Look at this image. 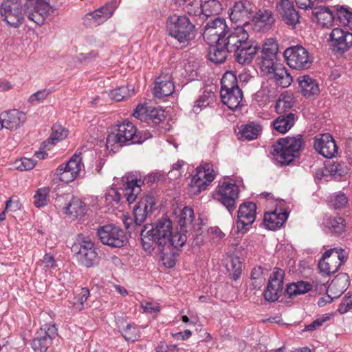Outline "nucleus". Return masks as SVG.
Segmentation results:
<instances>
[{
	"label": "nucleus",
	"instance_id": "a878e982",
	"mask_svg": "<svg viewBox=\"0 0 352 352\" xmlns=\"http://www.w3.org/2000/svg\"><path fill=\"white\" fill-rule=\"evenodd\" d=\"M281 19L289 26L295 28L300 23V16L294 3L290 0H280L276 5Z\"/></svg>",
	"mask_w": 352,
	"mask_h": 352
},
{
	"label": "nucleus",
	"instance_id": "79ce46f5",
	"mask_svg": "<svg viewBox=\"0 0 352 352\" xmlns=\"http://www.w3.org/2000/svg\"><path fill=\"white\" fill-rule=\"evenodd\" d=\"M141 181L131 180L128 181L124 185V195L127 202L131 204L138 198V195L142 191L141 186L139 183Z\"/></svg>",
	"mask_w": 352,
	"mask_h": 352
},
{
	"label": "nucleus",
	"instance_id": "0e129e2a",
	"mask_svg": "<svg viewBox=\"0 0 352 352\" xmlns=\"http://www.w3.org/2000/svg\"><path fill=\"white\" fill-rule=\"evenodd\" d=\"M155 352H177L176 345H168L164 341L160 342L155 349Z\"/></svg>",
	"mask_w": 352,
	"mask_h": 352
},
{
	"label": "nucleus",
	"instance_id": "a18cd8bd",
	"mask_svg": "<svg viewBox=\"0 0 352 352\" xmlns=\"http://www.w3.org/2000/svg\"><path fill=\"white\" fill-rule=\"evenodd\" d=\"M335 10L337 19L340 23L351 28L352 26V10L349 8L338 6L335 7Z\"/></svg>",
	"mask_w": 352,
	"mask_h": 352
},
{
	"label": "nucleus",
	"instance_id": "13d9d810",
	"mask_svg": "<svg viewBox=\"0 0 352 352\" xmlns=\"http://www.w3.org/2000/svg\"><path fill=\"white\" fill-rule=\"evenodd\" d=\"M262 274V268L261 267H255L252 270L251 278L254 280L252 283L254 288H260L263 284L265 278Z\"/></svg>",
	"mask_w": 352,
	"mask_h": 352
},
{
	"label": "nucleus",
	"instance_id": "338daca9",
	"mask_svg": "<svg viewBox=\"0 0 352 352\" xmlns=\"http://www.w3.org/2000/svg\"><path fill=\"white\" fill-rule=\"evenodd\" d=\"M296 3L299 8L303 10L312 9L314 5L312 0H296Z\"/></svg>",
	"mask_w": 352,
	"mask_h": 352
},
{
	"label": "nucleus",
	"instance_id": "6e6552de",
	"mask_svg": "<svg viewBox=\"0 0 352 352\" xmlns=\"http://www.w3.org/2000/svg\"><path fill=\"white\" fill-rule=\"evenodd\" d=\"M72 252L76 255L78 263L86 267L95 265L97 252L94 243L82 234H78L76 241L71 248Z\"/></svg>",
	"mask_w": 352,
	"mask_h": 352
},
{
	"label": "nucleus",
	"instance_id": "1a4fd4ad",
	"mask_svg": "<svg viewBox=\"0 0 352 352\" xmlns=\"http://www.w3.org/2000/svg\"><path fill=\"white\" fill-rule=\"evenodd\" d=\"M215 173L213 165L208 162H202L196 168V173L192 176L189 184V192L192 195H198L206 189L214 180Z\"/></svg>",
	"mask_w": 352,
	"mask_h": 352
},
{
	"label": "nucleus",
	"instance_id": "de8ad7c7",
	"mask_svg": "<svg viewBox=\"0 0 352 352\" xmlns=\"http://www.w3.org/2000/svg\"><path fill=\"white\" fill-rule=\"evenodd\" d=\"M293 105L294 101L290 96L281 94L276 102L275 109L278 114H285Z\"/></svg>",
	"mask_w": 352,
	"mask_h": 352
},
{
	"label": "nucleus",
	"instance_id": "7ed1b4c3",
	"mask_svg": "<svg viewBox=\"0 0 352 352\" xmlns=\"http://www.w3.org/2000/svg\"><path fill=\"white\" fill-rule=\"evenodd\" d=\"M221 43L230 53H234L235 60L241 65H248L258 52L255 42L250 39L248 30L241 25L228 28Z\"/></svg>",
	"mask_w": 352,
	"mask_h": 352
},
{
	"label": "nucleus",
	"instance_id": "ea45409f",
	"mask_svg": "<svg viewBox=\"0 0 352 352\" xmlns=\"http://www.w3.org/2000/svg\"><path fill=\"white\" fill-rule=\"evenodd\" d=\"M65 214L72 218H78L85 214L86 212L85 204L78 197H73L64 208Z\"/></svg>",
	"mask_w": 352,
	"mask_h": 352
},
{
	"label": "nucleus",
	"instance_id": "cd10ccee",
	"mask_svg": "<svg viewBox=\"0 0 352 352\" xmlns=\"http://www.w3.org/2000/svg\"><path fill=\"white\" fill-rule=\"evenodd\" d=\"M4 128L10 131L19 128L26 120V116L23 112L17 109H12L1 114Z\"/></svg>",
	"mask_w": 352,
	"mask_h": 352
},
{
	"label": "nucleus",
	"instance_id": "5701e85b",
	"mask_svg": "<svg viewBox=\"0 0 352 352\" xmlns=\"http://www.w3.org/2000/svg\"><path fill=\"white\" fill-rule=\"evenodd\" d=\"M221 10V5L217 0H208L204 3L201 0H194L187 6V12L191 15L203 14L206 17L218 14Z\"/></svg>",
	"mask_w": 352,
	"mask_h": 352
},
{
	"label": "nucleus",
	"instance_id": "c03bdc74",
	"mask_svg": "<svg viewBox=\"0 0 352 352\" xmlns=\"http://www.w3.org/2000/svg\"><path fill=\"white\" fill-rule=\"evenodd\" d=\"M276 61L277 54L261 53L258 65L262 72L265 73L278 64Z\"/></svg>",
	"mask_w": 352,
	"mask_h": 352
},
{
	"label": "nucleus",
	"instance_id": "20e7f679",
	"mask_svg": "<svg viewBox=\"0 0 352 352\" xmlns=\"http://www.w3.org/2000/svg\"><path fill=\"white\" fill-rule=\"evenodd\" d=\"M116 132L108 135L106 141L107 149L116 153L124 144H142L152 137L148 131H138L133 123L124 121L118 124Z\"/></svg>",
	"mask_w": 352,
	"mask_h": 352
},
{
	"label": "nucleus",
	"instance_id": "8fccbe9b",
	"mask_svg": "<svg viewBox=\"0 0 352 352\" xmlns=\"http://www.w3.org/2000/svg\"><path fill=\"white\" fill-rule=\"evenodd\" d=\"M50 188L44 187L38 188L34 196V204L37 208H41L48 204L50 202Z\"/></svg>",
	"mask_w": 352,
	"mask_h": 352
},
{
	"label": "nucleus",
	"instance_id": "49530a36",
	"mask_svg": "<svg viewBox=\"0 0 352 352\" xmlns=\"http://www.w3.org/2000/svg\"><path fill=\"white\" fill-rule=\"evenodd\" d=\"M326 170L335 178L342 177L348 173V168L344 163L338 161L327 164Z\"/></svg>",
	"mask_w": 352,
	"mask_h": 352
},
{
	"label": "nucleus",
	"instance_id": "2eb2a0df",
	"mask_svg": "<svg viewBox=\"0 0 352 352\" xmlns=\"http://www.w3.org/2000/svg\"><path fill=\"white\" fill-rule=\"evenodd\" d=\"M239 189L235 184L223 182L216 190V199L232 213L236 209Z\"/></svg>",
	"mask_w": 352,
	"mask_h": 352
},
{
	"label": "nucleus",
	"instance_id": "7c9ffc66",
	"mask_svg": "<svg viewBox=\"0 0 352 352\" xmlns=\"http://www.w3.org/2000/svg\"><path fill=\"white\" fill-rule=\"evenodd\" d=\"M288 216L289 213L286 210L278 212L276 210L271 212H265L263 218L264 224L268 229L275 230L283 226Z\"/></svg>",
	"mask_w": 352,
	"mask_h": 352
},
{
	"label": "nucleus",
	"instance_id": "f3484780",
	"mask_svg": "<svg viewBox=\"0 0 352 352\" xmlns=\"http://www.w3.org/2000/svg\"><path fill=\"white\" fill-rule=\"evenodd\" d=\"M285 272L280 268L274 267L264 291V298L270 302L276 301L283 288Z\"/></svg>",
	"mask_w": 352,
	"mask_h": 352
},
{
	"label": "nucleus",
	"instance_id": "4be33fe9",
	"mask_svg": "<svg viewBox=\"0 0 352 352\" xmlns=\"http://www.w3.org/2000/svg\"><path fill=\"white\" fill-rule=\"evenodd\" d=\"M155 206V199L151 195H145L140 198L135 206L133 214L135 227H140L145 221L146 217L151 215Z\"/></svg>",
	"mask_w": 352,
	"mask_h": 352
},
{
	"label": "nucleus",
	"instance_id": "ddd939ff",
	"mask_svg": "<svg viewBox=\"0 0 352 352\" xmlns=\"http://www.w3.org/2000/svg\"><path fill=\"white\" fill-rule=\"evenodd\" d=\"M118 5L116 0H112L104 6L88 12L82 19L83 25L86 27H96L103 23L111 17Z\"/></svg>",
	"mask_w": 352,
	"mask_h": 352
},
{
	"label": "nucleus",
	"instance_id": "dca6fc26",
	"mask_svg": "<svg viewBox=\"0 0 352 352\" xmlns=\"http://www.w3.org/2000/svg\"><path fill=\"white\" fill-rule=\"evenodd\" d=\"M228 28L224 19L216 18L206 24L203 38L208 45L218 43L221 42Z\"/></svg>",
	"mask_w": 352,
	"mask_h": 352
},
{
	"label": "nucleus",
	"instance_id": "473e14b6",
	"mask_svg": "<svg viewBox=\"0 0 352 352\" xmlns=\"http://www.w3.org/2000/svg\"><path fill=\"white\" fill-rule=\"evenodd\" d=\"M252 19L263 31L270 30L275 21L272 11L269 10H259L255 14H253Z\"/></svg>",
	"mask_w": 352,
	"mask_h": 352
},
{
	"label": "nucleus",
	"instance_id": "412c9836",
	"mask_svg": "<svg viewBox=\"0 0 352 352\" xmlns=\"http://www.w3.org/2000/svg\"><path fill=\"white\" fill-rule=\"evenodd\" d=\"M256 216V206L253 202L242 204L238 210L236 228L237 232L244 234L254 222Z\"/></svg>",
	"mask_w": 352,
	"mask_h": 352
},
{
	"label": "nucleus",
	"instance_id": "bb28decb",
	"mask_svg": "<svg viewBox=\"0 0 352 352\" xmlns=\"http://www.w3.org/2000/svg\"><path fill=\"white\" fill-rule=\"evenodd\" d=\"M269 79L273 80L278 86L283 88L288 87L292 82L293 78L288 70L282 64H278L270 69V72L264 73Z\"/></svg>",
	"mask_w": 352,
	"mask_h": 352
},
{
	"label": "nucleus",
	"instance_id": "5fc2aeb1",
	"mask_svg": "<svg viewBox=\"0 0 352 352\" xmlns=\"http://www.w3.org/2000/svg\"><path fill=\"white\" fill-rule=\"evenodd\" d=\"M50 93L51 91L47 89L38 90L29 97L28 102L32 104L43 102Z\"/></svg>",
	"mask_w": 352,
	"mask_h": 352
},
{
	"label": "nucleus",
	"instance_id": "39448f33",
	"mask_svg": "<svg viewBox=\"0 0 352 352\" xmlns=\"http://www.w3.org/2000/svg\"><path fill=\"white\" fill-rule=\"evenodd\" d=\"M166 32L183 48L195 38L196 28L187 16L173 14L166 19Z\"/></svg>",
	"mask_w": 352,
	"mask_h": 352
},
{
	"label": "nucleus",
	"instance_id": "9d476101",
	"mask_svg": "<svg viewBox=\"0 0 352 352\" xmlns=\"http://www.w3.org/2000/svg\"><path fill=\"white\" fill-rule=\"evenodd\" d=\"M347 260L345 250L341 248H334L327 250L318 263L320 272L330 275L338 271L340 267Z\"/></svg>",
	"mask_w": 352,
	"mask_h": 352
},
{
	"label": "nucleus",
	"instance_id": "e2e57ef3",
	"mask_svg": "<svg viewBox=\"0 0 352 352\" xmlns=\"http://www.w3.org/2000/svg\"><path fill=\"white\" fill-rule=\"evenodd\" d=\"M19 162H21V164L17 166V168L21 170H31L36 165L35 160L30 158L23 157L21 158Z\"/></svg>",
	"mask_w": 352,
	"mask_h": 352
},
{
	"label": "nucleus",
	"instance_id": "864d4df0",
	"mask_svg": "<svg viewBox=\"0 0 352 352\" xmlns=\"http://www.w3.org/2000/svg\"><path fill=\"white\" fill-rule=\"evenodd\" d=\"M127 91L128 88L126 87H120L118 89L111 90L109 93V96L113 100L118 102L121 101L129 97Z\"/></svg>",
	"mask_w": 352,
	"mask_h": 352
},
{
	"label": "nucleus",
	"instance_id": "393cba45",
	"mask_svg": "<svg viewBox=\"0 0 352 352\" xmlns=\"http://www.w3.org/2000/svg\"><path fill=\"white\" fill-rule=\"evenodd\" d=\"M316 151L326 158H332L338 153V147L333 136L329 133L320 135L314 139Z\"/></svg>",
	"mask_w": 352,
	"mask_h": 352
},
{
	"label": "nucleus",
	"instance_id": "37998d69",
	"mask_svg": "<svg viewBox=\"0 0 352 352\" xmlns=\"http://www.w3.org/2000/svg\"><path fill=\"white\" fill-rule=\"evenodd\" d=\"M161 252V259L165 267H173L176 263V257L179 255V248L170 247L167 248H159Z\"/></svg>",
	"mask_w": 352,
	"mask_h": 352
},
{
	"label": "nucleus",
	"instance_id": "bf43d9fd",
	"mask_svg": "<svg viewBox=\"0 0 352 352\" xmlns=\"http://www.w3.org/2000/svg\"><path fill=\"white\" fill-rule=\"evenodd\" d=\"M348 202V199L344 193L339 192L331 199V206L336 208L339 209L344 207Z\"/></svg>",
	"mask_w": 352,
	"mask_h": 352
},
{
	"label": "nucleus",
	"instance_id": "a19ab883",
	"mask_svg": "<svg viewBox=\"0 0 352 352\" xmlns=\"http://www.w3.org/2000/svg\"><path fill=\"white\" fill-rule=\"evenodd\" d=\"M312 289V285L307 281H298L287 285L285 292L290 297L305 294Z\"/></svg>",
	"mask_w": 352,
	"mask_h": 352
},
{
	"label": "nucleus",
	"instance_id": "e433bc0d",
	"mask_svg": "<svg viewBox=\"0 0 352 352\" xmlns=\"http://www.w3.org/2000/svg\"><path fill=\"white\" fill-rule=\"evenodd\" d=\"M175 85L170 77L162 80L161 77L158 78L154 87V95L155 97L162 98L173 94Z\"/></svg>",
	"mask_w": 352,
	"mask_h": 352
},
{
	"label": "nucleus",
	"instance_id": "72a5a7b5",
	"mask_svg": "<svg viewBox=\"0 0 352 352\" xmlns=\"http://www.w3.org/2000/svg\"><path fill=\"white\" fill-rule=\"evenodd\" d=\"M296 118V115L293 113L279 114L277 118L273 121L272 124L276 131L285 133L294 126Z\"/></svg>",
	"mask_w": 352,
	"mask_h": 352
},
{
	"label": "nucleus",
	"instance_id": "6e6d98bb",
	"mask_svg": "<svg viewBox=\"0 0 352 352\" xmlns=\"http://www.w3.org/2000/svg\"><path fill=\"white\" fill-rule=\"evenodd\" d=\"M278 51V44L273 38H269L265 40L263 45L261 53L277 54Z\"/></svg>",
	"mask_w": 352,
	"mask_h": 352
},
{
	"label": "nucleus",
	"instance_id": "774afa93",
	"mask_svg": "<svg viewBox=\"0 0 352 352\" xmlns=\"http://www.w3.org/2000/svg\"><path fill=\"white\" fill-rule=\"evenodd\" d=\"M345 154L349 163L352 165V140H348L346 143Z\"/></svg>",
	"mask_w": 352,
	"mask_h": 352
},
{
	"label": "nucleus",
	"instance_id": "f257e3e1",
	"mask_svg": "<svg viewBox=\"0 0 352 352\" xmlns=\"http://www.w3.org/2000/svg\"><path fill=\"white\" fill-rule=\"evenodd\" d=\"M53 11L48 0H27L25 5L21 0H3L0 6L2 20L14 28L23 23L25 15L37 25H41Z\"/></svg>",
	"mask_w": 352,
	"mask_h": 352
},
{
	"label": "nucleus",
	"instance_id": "c9c22d12",
	"mask_svg": "<svg viewBox=\"0 0 352 352\" xmlns=\"http://www.w3.org/2000/svg\"><path fill=\"white\" fill-rule=\"evenodd\" d=\"M322 224L328 231L336 236H340L345 232L344 220L340 217H327L324 218Z\"/></svg>",
	"mask_w": 352,
	"mask_h": 352
},
{
	"label": "nucleus",
	"instance_id": "3c124183",
	"mask_svg": "<svg viewBox=\"0 0 352 352\" xmlns=\"http://www.w3.org/2000/svg\"><path fill=\"white\" fill-rule=\"evenodd\" d=\"M120 332L124 340L128 342H135L140 336L138 330L131 324H128Z\"/></svg>",
	"mask_w": 352,
	"mask_h": 352
},
{
	"label": "nucleus",
	"instance_id": "f704fd0d",
	"mask_svg": "<svg viewBox=\"0 0 352 352\" xmlns=\"http://www.w3.org/2000/svg\"><path fill=\"white\" fill-rule=\"evenodd\" d=\"M208 58L215 64L224 63L228 57V48L224 47L221 42L209 45Z\"/></svg>",
	"mask_w": 352,
	"mask_h": 352
},
{
	"label": "nucleus",
	"instance_id": "58836bf2",
	"mask_svg": "<svg viewBox=\"0 0 352 352\" xmlns=\"http://www.w3.org/2000/svg\"><path fill=\"white\" fill-rule=\"evenodd\" d=\"M262 131V126L260 124L250 122L245 125L239 132V139L241 140H253L259 136Z\"/></svg>",
	"mask_w": 352,
	"mask_h": 352
},
{
	"label": "nucleus",
	"instance_id": "aec40b11",
	"mask_svg": "<svg viewBox=\"0 0 352 352\" xmlns=\"http://www.w3.org/2000/svg\"><path fill=\"white\" fill-rule=\"evenodd\" d=\"M57 336V328L54 324H45L36 333V337L32 342L34 352H46L52 340Z\"/></svg>",
	"mask_w": 352,
	"mask_h": 352
},
{
	"label": "nucleus",
	"instance_id": "f8f14e48",
	"mask_svg": "<svg viewBox=\"0 0 352 352\" xmlns=\"http://www.w3.org/2000/svg\"><path fill=\"white\" fill-rule=\"evenodd\" d=\"M97 236L104 245L120 248L127 243L124 231L118 226L107 224L97 228Z\"/></svg>",
	"mask_w": 352,
	"mask_h": 352
},
{
	"label": "nucleus",
	"instance_id": "c85d7f7f",
	"mask_svg": "<svg viewBox=\"0 0 352 352\" xmlns=\"http://www.w3.org/2000/svg\"><path fill=\"white\" fill-rule=\"evenodd\" d=\"M300 92L305 98H311L320 94L318 82L308 75L300 76L298 78Z\"/></svg>",
	"mask_w": 352,
	"mask_h": 352
},
{
	"label": "nucleus",
	"instance_id": "69168bd1",
	"mask_svg": "<svg viewBox=\"0 0 352 352\" xmlns=\"http://www.w3.org/2000/svg\"><path fill=\"white\" fill-rule=\"evenodd\" d=\"M161 174L158 173H152L151 174H148L146 177H145L142 183L144 184V182H146L147 184H153L159 182L161 179Z\"/></svg>",
	"mask_w": 352,
	"mask_h": 352
},
{
	"label": "nucleus",
	"instance_id": "a211bd4d",
	"mask_svg": "<svg viewBox=\"0 0 352 352\" xmlns=\"http://www.w3.org/2000/svg\"><path fill=\"white\" fill-rule=\"evenodd\" d=\"M254 8V6L248 1L236 2L230 9V19L235 23H243L241 26L247 29L250 26L249 20L253 16Z\"/></svg>",
	"mask_w": 352,
	"mask_h": 352
},
{
	"label": "nucleus",
	"instance_id": "2f4dec72",
	"mask_svg": "<svg viewBox=\"0 0 352 352\" xmlns=\"http://www.w3.org/2000/svg\"><path fill=\"white\" fill-rule=\"evenodd\" d=\"M349 285V276L346 273L338 274L329 284L327 292L335 295V297L340 296L346 290Z\"/></svg>",
	"mask_w": 352,
	"mask_h": 352
},
{
	"label": "nucleus",
	"instance_id": "f03ea898",
	"mask_svg": "<svg viewBox=\"0 0 352 352\" xmlns=\"http://www.w3.org/2000/svg\"><path fill=\"white\" fill-rule=\"evenodd\" d=\"M140 234L144 250L149 253L153 251L155 245L164 249L181 248L187 241L184 233L173 230V223L167 217L160 218L154 224L144 225L140 228Z\"/></svg>",
	"mask_w": 352,
	"mask_h": 352
},
{
	"label": "nucleus",
	"instance_id": "423d86ee",
	"mask_svg": "<svg viewBox=\"0 0 352 352\" xmlns=\"http://www.w3.org/2000/svg\"><path fill=\"white\" fill-rule=\"evenodd\" d=\"M304 146L301 135L278 139L272 146V154L281 166L290 164Z\"/></svg>",
	"mask_w": 352,
	"mask_h": 352
},
{
	"label": "nucleus",
	"instance_id": "9b49d317",
	"mask_svg": "<svg viewBox=\"0 0 352 352\" xmlns=\"http://www.w3.org/2000/svg\"><path fill=\"white\" fill-rule=\"evenodd\" d=\"M284 56L289 67L298 70L307 69L313 63V58L309 51L299 45L287 48Z\"/></svg>",
	"mask_w": 352,
	"mask_h": 352
},
{
	"label": "nucleus",
	"instance_id": "680f3d73",
	"mask_svg": "<svg viewBox=\"0 0 352 352\" xmlns=\"http://www.w3.org/2000/svg\"><path fill=\"white\" fill-rule=\"evenodd\" d=\"M228 270L230 272V276L232 280H236L239 278L241 274V264L237 258L231 261L230 268L228 267Z\"/></svg>",
	"mask_w": 352,
	"mask_h": 352
},
{
	"label": "nucleus",
	"instance_id": "4d7b16f0",
	"mask_svg": "<svg viewBox=\"0 0 352 352\" xmlns=\"http://www.w3.org/2000/svg\"><path fill=\"white\" fill-rule=\"evenodd\" d=\"M351 309H352V292H349L342 298L338 311L340 314H344Z\"/></svg>",
	"mask_w": 352,
	"mask_h": 352
},
{
	"label": "nucleus",
	"instance_id": "09e8293b",
	"mask_svg": "<svg viewBox=\"0 0 352 352\" xmlns=\"http://www.w3.org/2000/svg\"><path fill=\"white\" fill-rule=\"evenodd\" d=\"M67 131L60 124H54L52 127V134L45 143L55 144L67 138Z\"/></svg>",
	"mask_w": 352,
	"mask_h": 352
},
{
	"label": "nucleus",
	"instance_id": "4468645a",
	"mask_svg": "<svg viewBox=\"0 0 352 352\" xmlns=\"http://www.w3.org/2000/svg\"><path fill=\"white\" fill-rule=\"evenodd\" d=\"M83 168L80 154L76 153L66 164L58 166L56 175L61 182L69 183L79 175Z\"/></svg>",
	"mask_w": 352,
	"mask_h": 352
},
{
	"label": "nucleus",
	"instance_id": "6ab92c4d",
	"mask_svg": "<svg viewBox=\"0 0 352 352\" xmlns=\"http://www.w3.org/2000/svg\"><path fill=\"white\" fill-rule=\"evenodd\" d=\"M133 116L142 122L155 126L164 123L166 119L164 110L142 104L137 106Z\"/></svg>",
	"mask_w": 352,
	"mask_h": 352
},
{
	"label": "nucleus",
	"instance_id": "052dcab7",
	"mask_svg": "<svg viewBox=\"0 0 352 352\" xmlns=\"http://www.w3.org/2000/svg\"><path fill=\"white\" fill-rule=\"evenodd\" d=\"M43 265V269L45 271L51 272L53 270H56L57 267L56 261L54 257L50 254H45L42 260Z\"/></svg>",
	"mask_w": 352,
	"mask_h": 352
},
{
	"label": "nucleus",
	"instance_id": "c756f323",
	"mask_svg": "<svg viewBox=\"0 0 352 352\" xmlns=\"http://www.w3.org/2000/svg\"><path fill=\"white\" fill-rule=\"evenodd\" d=\"M311 19L322 27L329 28L332 26L335 20V15L327 7L320 6L315 8L311 12Z\"/></svg>",
	"mask_w": 352,
	"mask_h": 352
},
{
	"label": "nucleus",
	"instance_id": "4c0bfd02",
	"mask_svg": "<svg viewBox=\"0 0 352 352\" xmlns=\"http://www.w3.org/2000/svg\"><path fill=\"white\" fill-rule=\"evenodd\" d=\"M194 221V211L188 207L185 206L181 211L179 224L180 226V231L182 233H184L186 235V232L188 230L194 229L195 226L193 224Z\"/></svg>",
	"mask_w": 352,
	"mask_h": 352
},
{
	"label": "nucleus",
	"instance_id": "603ef678",
	"mask_svg": "<svg viewBox=\"0 0 352 352\" xmlns=\"http://www.w3.org/2000/svg\"><path fill=\"white\" fill-rule=\"evenodd\" d=\"M330 319V315L329 314H326L322 316H318V318L314 320L309 324H307L305 327V331H313L318 329H319L325 322L328 321Z\"/></svg>",
	"mask_w": 352,
	"mask_h": 352
},
{
	"label": "nucleus",
	"instance_id": "b1692460",
	"mask_svg": "<svg viewBox=\"0 0 352 352\" xmlns=\"http://www.w3.org/2000/svg\"><path fill=\"white\" fill-rule=\"evenodd\" d=\"M330 45L336 52H345L352 47V33L334 28L329 34Z\"/></svg>",
	"mask_w": 352,
	"mask_h": 352
},
{
	"label": "nucleus",
	"instance_id": "0eeeda50",
	"mask_svg": "<svg viewBox=\"0 0 352 352\" xmlns=\"http://www.w3.org/2000/svg\"><path fill=\"white\" fill-rule=\"evenodd\" d=\"M222 102L229 109L235 110L242 106L243 92L238 86L236 75L232 72H226L221 81Z\"/></svg>",
	"mask_w": 352,
	"mask_h": 352
}]
</instances>
